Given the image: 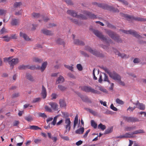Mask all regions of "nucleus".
Returning <instances> with one entry per match:
<instances>
[{
	"mask_svg": "<svg viewBox=\"0 0 146 146\" xmlns=\"http://www.w3.org/2000/svg\"><path fill=\"white\" fill-rule=\"evenodd\" d=\"M93 32L97 37L104 41L106 43H111L112 42V40L110 39H107L106 37L102 34V33L98 31L94 30H93Z\"/></svg>",
	"mask_w": 146,
	"mask_h": 146,
	"instance_id": "1",
	"label": "nucleus"
},
{
	"mask_svg": "<svg viewBox=\"0 0 146 146\" xmlns=\"http://www.w3.org/2000/svg\"><path fill=\"white\" fill-rule=\"evenodd\" d=\"M106 33L113 39L118 42H121L122 40L119 36L117 34L113 32L110 30L106 31Z\"/></svg>",
	"mask_w": 146,
	"mask_h": 146,
	"instance_id": "2",
	"label": "nucleus"
},
{
	"mask_svg": "<svg viewBox=\"0 0 146 146\" xmlns=\"http://www.w3.org/2000/svg\"><path fill=\"white\" fill-rule=\"evenodd\" d=\"M4 62L6 61L8 62L9 64L12 68H13L14 65L17 64L19 62V59L17 58H12V57H9L8 58H5L3 59Z\"/></svg>",
	"mask_w": 146,
	"mask_h": 146,
	"instance_id": "3",
	"label": "nucleus"
},
{
	"mask_svg": "<svg viewBox=\"0 0 146 146\" xmlns=\"http://www.w3.org/2000/svg\"><path fill=\"white\" fill-rule=\"evenodd\" d=\"M121 15L127 19H133L135 21H146V19H144L142 17H135L133 16H131L129 15L124 14L123 13H120Z\"/></svg>",
	"mask_w": 146,
	"mask_h": 146,
	"instance_id": "4",
	"label": "nucleus"
},
{
	"mask_svg": "<svg viewBox=\"0 0 146 146\" xmlns=\"http://www.w3.org/2000/svg\"><path fill=\"white\" fill-rule=\"evenodd\" d=\"M85 49L89 52L91 54L96 56L99 57H102L103 56V55L102 54L100 53V52L97 51L95 50H93L89 46H86Z\"/></svg>",
	"mask_w": 146,
	"mask_h": 146,
	"instance_id": "5",
	"label": "nucleus"
},
{
	"mask_svg": "<svg viewBox=\"0 0 146 146\" xmlns=\"http://www.w3.org/2000/svg\"><path fill=\"white\" fill-rule=\"evenodd\" d=\"M67 13L70 15L74 17L79 18L80 19L85 20L87 19V17L83 15L80 14L79 15H77L75 11H74L68 10L67 11Z\"/></svg>",
	"mask_w": 146,
	"mask_h": 146,
	"instance_id": "6",
	"label": "nucleus"
},
{
	"mask_svg": "<svg viewBox=\"0 0 146 146\" xmlns=\"http://www.w3.org/2000/svg\"><path fill=\"white\" fill-rule=\"evenodd\" d=\"M81 88L82 90L86 92H91L93 94H99V92L98 91L92 88L90 86H81Z\"/></svg>",
	"mask_w": 146,
	"mask_h": 146,
	"instance_id": "7",
	"label": "nucleus"
},
{
	"mask_svg": "<svg viewBox=\"0 0 146 146\" xmlns=\"http://www.w3.org/2000/svg\"><path fill=\"white\" fill-rule=\"evenodd\" d=\"M107 73L110 77L117 81L121 79L120 76L114 72H110L108 71Z\"/></svg>",
	"mask_w": 146,
	"mask_h": 146,
	"instance_id": "8",
	"label": "nucleus"
},
{
	"mask_svg": "<svg viewBox=\"0 0 146 146\" xmlns=\"http://www.w3.org/2000/svg\"><path fill=\"white\" fill-rule=\"evenodd\" d=\"M120 31L125 33L131 35L138 38H141V36L139 35L137 32L131 30L128 31L123 30H120Z\"/></svg>",
	"mask_w": 146,
	"mask_h": 146,
	"instance_id": "9",
	"label": "nucleus"
},
{
	"mask_svg": "<svg viewBox=\"0 0 146 146\" xmlns=\"http://www.w3.org/2000/svg\"><path fill=\"white\" fill-rule=\"evenodd\" d=\"M64 123V127L66 129L64 131V133H66L67 131L69 132L71 129V122L70 121V118L69 117L66 118Z\"/></svg>",
	"mask_w": 146,
	"mask_h": 146,
	"instance_id": "10",
	"label": "nucleus"
},
{
	"mask_svg": "<svg viewBox=\"0 0 146 146\" xmlns=\"http://www.w3.org/2000/svg\"><path fill=\"white\" fill-rule=\"evenodd\" d=\"M92 4L94 5H96L99 7L102 8L104 9L109 10L111 9V7L108 6L107 5L101 3L98 4L96 2L93 3Z\"/></svg>",
	"mask_w": 146,
	"mask_h": 146,
	"instance_id": "11",
	"label": "nucleus"
},
{
	"mask_svg": "<svg viewBox=\"0 0 146 146\" xmlns=\"http://www.w3.org/2000/svg\"><path fill=\"white\" fill-rule=\"evenodd\" d=\"M124 119L126 121L128 122H135L139 121L138 119L136 117H125L124 118Z\"/></svg>",
	"mask_w": 146,
	"mask_h": 146,
	"instance_id": "12",
	"label": "nucleus"
},
{
	"mask_svg": "<svg viewBox=\"0 0 146 146\" xmlns=\"http://www.w3.org/2000/svg\"><path fill=\"white\" fill-rule=\"evenodd\" d=\"M137 106V107L140 110H143L145 109V105L142 103H140L138 101H137L136 103L134 104Z\"/></svg>",
	"mask_w": 146,
	"mask_h": 146,
	"instance_id": "13",
	"label": "nucleus"
},
{
	"mask_svg": "<svg viewBox=\"0 0 146 146\" xmlns=\"http://www.w3.org/2000/svg\"><path fill=\"white\" fill-rule=\"evenodd\" d=\"M115 53L116 55H117L121 57L122 58H128V56L124 54L120 53L117 50L114 49L113 50Z\"/></svg>",
	"mask_w": 146,
	"mask_h": 146,
	"instance_id": "14",
	"label": "nucleus"
},
{
	"mask_svg": "<svg viewBox=\"0 0 146 146\" xmlns=\"http://www.w3.org/2000/svg\"><path fill=\"white\" fill-rule=\"evenodd\" d=\"M84 14H86L87 16H88L89 18L92 19H96L97 17H96V16L95 15L93 14H92L90 12L88 11H84Z\"/></svg>",
	"mask_w": 146,
	"mask_h": 146,
	"instance_id": "15",
	"label": "nucleus"
},
{
	"mask_svg": "<svg viewBox=\"0 0 146 146\" xmlns=\"http://www.w3.org/2000/svg\"><path fill=\"white\" fill-rule=\"evenodd\" d=\"M80 97L82 100L84 102L90 104L92 103L91 100L86 96H81Z\"/></svg>",
	"mask_w": 146,
	"mask_h": 146,
	"instance_id": "16",
	"label": "nucleus"
},
{
	"mask_svg": "<svg viewBox=\"0 0 146 146\" xmlns=\"http://www.w3.org/2000/svg\"><path fill=\"white\" fill-rule=\"evenodd\" d=\"M49 104L54 110H58V106L56 103L50 102L49 103Z\"/></svg>",
	"mask_w": 146,
	"mask_h": 146,
	"instance_id": "17",
	"label": "nucleus"
},
{
	"mask_svg": "<svg viewBox=\"0 0 146 146\" xmlns=\"http://www.w3.org/2000/svg\"><path fill=\"white\" fill-rule=\"evenodd\" d=\"M41 94L44 99L46 98V97L47 92L45 88L43 85L42 86Z\"/></svg>",
	"mask_w": 146,
	"mask_h": 146,
	"instance_id": "18",
	"label": "nucleus"
},
{
	"mask_svg": "<svg viewBox=\"0 0 146 146\" xmlns=\"http://www.w3.org/2000/svg\"><path fill=\"white\" fill-rule=\"evenodd\" d=\"M19 35L20 37L23 38L26 40L29 41L30 40V38L25 33L21 32L20 33Z\"/></svg>",
	"mask_w": 146,
	"mask_h": 146,
	"instance_id": "19",
	"label": "nucleus"
},
{
	"mask_svg": "<svg viewBox=\"0 0 146 146\" xmlns=\"http://www.w3.org/2000/svg\"><path fill=\"white\" fill-rule=\"evenodd\" d=\"M42 32L47 35H51L52 34V32L45 29H43L41 30Z\"/></svg>",
	"mask_w": 146,
	"mask_h": 146,
	"instance_id": "20",
	"label": "nucleus"
},
{
	"mask_svg": "<svg viewBox=\"0 0 146 146\" xmlns=\"http://www.w3.org/2000/svg\"><path fill=\"white\" fill-rule=\"evenodd\" d=\"M47 63L46 62H44L42 64L41 66L40 67V66L37 67V69H40L42 72H43L46 68Z\"/></svg>",
	"mask_w": 146,
	"mask_h": 146,
	"instance_id": "21",
	"label": "nucleus"
},
{
	"mask_svg": "<svg viewBox=\"0 0 146 146\" xmlns=\"http://www.w3.org/2000/svg\"><path fill=\"white\" fill-rule=\"evenodd\" d=\"M84 131V128L83 127H82L76 130L75 133L77 134H82Z\"/></svg>",
	"mask_w": 146,
	"mask_h": 146,
	"instance_id": "22",
	"label": "nucleus"
},
{
	"mask_svg": "<svg viewBox=\"0 0 146 146\" xmlns=\"http://www.w3.org/2000/svg\"><path fill=\"white\" fill-rule=\"evenodd\" d=\"M74 44L78 45H84V43L81 41L79 40L78 39L75 40L74 41Z\"/></svg>",
	"mask_w": 146,
	"mask_h": 146,
	"instance_id": "23",
	"label": "nucleus"
},
{
	"mask_svg": "<svg viewBox=\"0 0 146 146\" xmlns=\"http://www.w3.org/2000/svg\"><path fill=\"white\" fill-rule=\"evenodd\" d=\"M64 81V78L61 76H60L57 80L56 83L57 84L61 83Z\"/></svg>",
	"mask_w": 146,
	"mask_h": 146,
	"instance_id": "24",
	"label": "nucleus"
},
{
	"mask_svg": "<svg viewBox=\"0 0 146 146\" xmlns=\"http://www.w3.org/2000/svg\"><path fill=\"white\" fill-rule=\"evenodd\" d=\"M145 131L143 129H139L136 130L131 133L132 135L136 134L139 133H145Z\"/></svg>",
	"mask_w": 146,
	"mask_h": 146,
	"instance_id": "25",
	"label": "nucleus"
},
{
	"mask_svg": "<svg viewBox=\"0 0 146 146\" xmlns=\"http://www.w3.org/2000/svg\"><path fill=\"white\" fill-rule=\"evenodd\" d=\"M19 23V21L18 19H13L11 21V24L13 25H16L18 24Z\"/></svg>",
	"mask_w": 146,
	"mask_h": 146,
	"instance_id": "26",
	"label": "nucleus"
},
{
	"mask_svg": "<svg viewBox=\"0 0 146 146\" xmlns=\"http://www.w3.org/2000/svg\"><path fill=\"white\" fill-rule=\"evenodd\" d=\"M22 5V3L21 2H16L14 3L13 5V8L15 9L16 8L19 7Z\"/></svg>",
	"mask_w": 146,
	"mask_h": 146,
	"instance_id": "27",
	"label": "nucleus"
},
{
	"mask_svg": "<svg viewBox=\"0 0 146 146\" xmlns=\"http://www.w3.org/2000/svg\"><path fill=\"white\" fill-rule=\"evenodd\" d=\"M103 80L105 82H107L109 83H110V81L108 79V78L107 75L106 74L104 73L103 74Z\"/></svg>",
	"mask_w": 146,
	"mask_h": 146,
	"instance_id": "28",
	"label": "nucleus"
},
{
	"mask_svg": "<svg viewBox=\"0 0 146 146\" xmlns=\"http://www.w3.org/2000/svg\"><path fill=\"white\" fill-rule=\"evenodd\" d=\"M59 116L58 115H57L55 116L53 118V121L51 123V124L52 125H56V121L57 120V119L58 118Z\"/></svg>",
	"mask_w": 146,
	"mask_h": 146,
	"instance_id": "29",
	"label": "nucleus"
},
{
	"mask_svg": "<svg viewBox=\"0 0 146 146\" xmlns=\"http://www.w3.org/2000/svg\"><path fill=\"white\" fill-rule=\"evenodd\" d=\"M91 126L94 129H96L97 127V124L94 120H91Z\"/></svg>",
	"mask_w": 146,
	"mask_h": 146,
	"instance_id": "30",
	"label": "nucleus"
},
{
	"mask_svg": "<svg viewBox=\"0 0 146 146\" xmlns=\"http://www.w3.org/2000/svg\"><path fill=\"white\" fill-rule=\"evenodd\" d=\"M26 76L27 78L30 81H33L34 80V79H33V78L30 74H26Z\"/></svg>",
	"mask_w": 146,
	"mask_h": 146,
	"instance_id": "31",
	"label": "nucleus"
},
{
	"mask_svg": "<svg viewBox=\"0 0 146 146\" xmlns=\"http://www.w3.org/2000/svg\"><path fill=\"white\" fill-rule=\"evenodd\" d=\"M60 107H64L66 105V103L64 100L62 99L60 100Z\"/></svg>",
	"mask_w": 146,
	"mask_h": 146,
	"instance_id": "32",
	"label": "nucleus"
},
{
	"mask_svg": "<svg viewBox=\"0 0 146 146\" xmlns=\"http://www.w3.org/2000/svg\"><path fill=\"white\" fill-rule=\"evenodd\" d=\"M56 42L57 43L61 45H64L65 42L64 41L60 38L58 39L56 41Z\"/></svg>",
	"mask_w": 146,
	"mask_h": 146,
	"instance_id": "33",
	"label": "nucleus"
},
{
	"mask_svg": "<svg viewBox=\"0 0 146 146\" xmlns=\"http://www.w3.org/2000/svg\"><path fill=\"white\" fill-rule=\"evenodd\" d=\"M98 128L103 131L106 129V127L105 125H103L102 123H100L98 125Z\"/></svg>",
	"mask_w": 146,
	"mask_h": 146,
	"instance_id": "34",
	"label": "nucleus"
},
{
	"mask_svg": "<svg viewBox=\"0 0 146 146\" xmlns=\"http://www.w3.org/2000/svg\"><path fill=\"white\" fill-rule=\"evenodd\" d=\"M135 126L127 127L125 128V130L127 131H129L133 130L135 128Z\"/></svg>",
	"mask_w": 146,
	"mask_h": 146,
	"instance_id": "35",
	"label": "nucleus"
},
{
	"mask_svg": "<svg viewBox=\"0 0 146 146\" xmlns=\"http://www.w3.org/2000/svg\"><path fill=\"white\" fill-rule=\"evenodd\" d=\"M28 67V65H22L19 66L18 67V68L19 70H23V69H25L27 68Z\"/></svg>",
	"mask_w": 146,
	"mask_h": 146,
	"instance_id": "36",
	"label": "nucleus"
},
{
	"mask_svg": "<svg viewBox=\"0 0 146 146\" xmlns=\"http://www.w3.org/2000/svg\"><path fill=\"white\" fill-rule=\"evenodd\" d=\"M2 38H4V41L7 42L9 41L11 39V38L8 37V36H4L2 37Z\"/></svg>",
	"mask_w": 146,
	"mask_h": 146,
	"instance_id": "37",
	"label": "nucleus"
},
{
	"mask_svg": "<svg viewBox=\"0 0 146 146\" xmlns=\"http://www.w3.org/2000/svg\"><path fill=\"white\" fill-rule=\"evenodd\" d=\"M25 119L28 121H31L33 120L32 117L30 115L25 117Z\"/></svg>",
	"mask_w": 146,
	"mask_h": 146,
	"instance_id": "38",
	"label": "nucleus"
},
{
	"mask_svg": "<svg viewBox=\"0 0 146 146\" xmlns=\"http://www.w3.org/2000/svg\"><path fill=\"white\" fill-rule=\"evenodd\" d=\"M38 115L39 117H43V118H46L47 117L46 115L44 113L39 112L38 113Z\"/></svg>",
	"mask_w": 146,
	"mask_h": 146,
	"instance_id": "39",
	"label": "nucleus"
},
{
	"mask_svg": "<svg viewBox=\"0 0 146 146\" xmlns=\"http://www.w3.org/2000/svg\"><path fill=\"white\" fill-rule=\"evenodd\" d=\"M30 129H31L34 130H37L38 129H41L38 126L35 125H31L30 127Z\"/></svg>",
	"mask_w": 146,
	"mask_h": 146,
	"instance_id": "40",
	"label": "nucleus"
},
{
	"mask_svg": "<svg viewBox=\"0 0 146 146\" xmlns=\"http://www.w3.org/2000/svg\"><path fill=\"white\" fill-rule=\"evenodd\" d=\"M116 102L117 103L119 104L123 105L124 103V102L123 101L119 98H117L116 99Z\"/></svg>",
	"mask_w": 146,
	"mask_h": 146,
	"instance_id": "41",
	"label": "nucleus"
},
{
	"mask_svg": "<svg viewBox=\"0 0 146 146\" xmlns=\"http://www.w3.org/2000/svg\"><path fill=\"white\" fill-rule=\"evenodd\" d=\"M40 15V14L38 13H32V16L34 18H38L39 17Z\"/></svg>",
	"mask_w": 146,
	"mask_h": 146,
	"instance_id": "42",
	"label": "nucleus"
},
{
	"mask_svg": "<svg viewBox=\"0 0 146 146\" xmlns=\"http://www.w3.org/2000/svg\"><path fill=\"white\" fill-rule=\"evenodd\" d=\"M58 88L61 91H64L66 89V88L65 87L61 85H58Z\"/></svg>",
	"mask_w": 146,
	"mask_h": 146,
	"instance_id": "43",
	"label": "nucleus"
},
{
	"mask_svg": "<svg viewBox=\"0 0 146 146\" xmlns=\"http://www.w3.org/2000/svg\"><path fill=\"white\" fill-rule=\"evenodd\" d=\"M33 61L36 62L40 63L42 61V59H39L38 58H33Z\"/></svg>",
	"mask_w": 146,
	"mask_h": 146,
	"instance_id": "44",
	"label": "nucleus"
},
{
	"mask_svg": "<svg viewBox=\"0 0 146 146\" xmlns=\"http://www.w3.org/2000/svg\"><path fill=\"white\" fill-rule=\"evenodd\" d=\"M103 74H104V73H102V74H101L100 75V77L98 80V82L100 83H101L103 81Z\"/></svg>",
	"mask_w": 146,
	"mask_h": 146,
	"instance_id": "45",
	"label": "nucleus"
},
{
	"mask_svg": "<svg viewBox=\"0 0 146 146\" xmlns=\"http://www.w3.org/2000/svg\"><path fill=\"white\" fill-rule=\"evenodd\" d=\"M133 135L131 134H131H130L129 133H126L125 135V138H131L133 137V136H132Z\"/></svg>",
	"mask_w": 146,
	"mask_h": 146,
	"instance_id": "46",
	"label": "nucleus"
},
{
	"mask_svg": "<svg viewBox=\"0 0 146 146\" xmlns=\"http://www.w3.org/2000/svg\"><path fill=\"white\" fill-rule=\"evenodd\" d=\"M44 108L46 111L49 112H52V110L48 106H45Z\"/></svg>",
	"mask_w": 146,
	"mask_h": 146,
	"instance_id": "47",
	"label": "nucleus"
},
{
	"mask_svg": "<svg viewBox=\"0 0 146 146\" xmlns=\"http://www.w3.org/2000/svg\"><path fill=\"white\" fill-rule=\"evenodd\" d=\"M73 66V65H72L71 66H68V65H64V66L65 67L67 68L69 70H71V71H72L73 70V68L72 67Z\"/></svg>",
	"mask_w": 146,
	"mask_h": 146,
	"instance_id": "48",
	"label": "nucleus"
},
{
	"mask_svg": "<svg viewBox=\"0 0 146 146\" xmlns=\"http://www.w3.org/2000/svg\"><path fill=\"white\" fill-rule=\"evenodd\" d=\"M113 129L112 128H109L105 131V133L107 134L111 133Z\"/></svg>",
	"mask_w": 146,
	"mask_h": 146,
	"instance_id": "49",
	"label": "nucleus"
},
{
	"mask_svg": "<svg viewBox=\"0 0 146 146\" xmlns=\"http://www.w3.org/2000/svg\"><path fill=\"white\" fill-rule=\"evenodd\" d=\"M23 12L22 9H20L19 11H16L15 13V15H21Z\"/></svg>",
	"mask_w": 146,
	"mask_h": 146,
	"instance_id": "50",
	"label": "nucleus"
},
{
	"mask_svg": "<svg viewBox=\"0 0 146 146\" xmlns=\"http://www.w3.org/2000/svg\"><path fill=\"white\" fill-rule=\"evenodd\" d=\"M80 52L82 55H83V56H84L85 57H89V55L88 54L84 52L83 51H80Z\"/></svg>",
	"mask_w": 146,
	"mask_h": 146,
	"instance_id": "51",
	"label": "nucleus"
},
{
	"mask_svg": "<svg viewBox=\"0 0 146 146\" xmlns=\"http://www.w3.org/2000/svg\"><path fill=\"white\" fill-rule=\"evenodd\" d=\"M77 67L78 70L79 71H81L82 70V67L80 64H78L77 65Z\"/></svg>",
	"mask_w": 146,
	"mask_h": 146,
	"instance_id": "52",
	"label": "nucleus"
},
{
	"mask_svg": "<svg viewBox=\"0 0 146 146\" xmlns=\"http://www.w3.org/2000/svg\"><path fill=\"white\" fill-rule=\"evenodd\" d=\"M110 107V108L113 111H116L117 110V108L114 107L113 104H111Z\"/></svg>",
	"mask_w": 146,
	"mask_h": 146,
	"instance_id": "53",
	"label": "nucleus"
},
{
	"mask_svg": "<svg viewBox=\"0 0 146 146\" xmlns=\"http://www.w3.org/2000/svg\"><path fill=\"white\" fill-rule=\"evenodd\" d=\"M7 12L6 10L0 9V15H2L3 14H5Z\"/></svg>",
	"mask_w": 146,
	"mask_h": 146,
	"instance_id": "54",
	"label": "nucleus"
},
{
	"mask_svg": "<svg viewBox=\"0 0 146 146\" xmlns=\"http://www.w3.org/2000/svg\"><path fill=\"white\" fill-rule=\"evenodd\" d=\"M20 139L22 140V142L20 143H17V145L18 146H21L23 144V141H24L23 138L22 137H20Z\"/></svg>",
	"mask_w": 146,
	"mask_h": 146,
	"instance_id": "55",
	"label": "nucleus"
},
{
	"mask_svg": "<svg viewBox=\"0 0 146 146\" xmlns=\"http://www.w3.org/2000/svg\"><path fill=\"white\" fill-rule=\"evenodd\" d=\"M19 96V93H16L12 94V97L13 98H15L18 97Z\"/></svg>",
	"mask_w": 146,
	"mask_h": 146,
	"instance_id": "56",
	"label": "nucleus"
},
{
	"mask_svg": "<svg viewBox=\"0 0 146 146\" xmlns=\"http://www.w3.org/2000/svg\"><path fill=\"white\" fill-rule=\"evenodd\" d=\"M19 124V122L18 121H15L13 123V126H18Z\"/></svg>",
	"mask_w": 146,
	"mask_h": 146,
	"instance_id": "57",
	"label": "nucleus"
},
{
	"mask_svg": "<svg viewBox=\"0 0 146 146\" xmlns=\"http://www.w3.org/2000/svg\"><path fill=\"white\" fill-rule=\"evenodd\" d=\"M133 62L134 63H138L140 62V60L137 58H135L133 60Z\"/></svg>",
	"mask_w": 146,
	"mask_h": 146,
	"instance_id": "58",
	"label": "nucleus"
},
{
	"mask_svg": "<svg viewBox=\"0 0 146 146\" xmlns=\"http://www.w3.org/2000/svg\"><path fill=\"white\" fill-rule=\"evenodd\" d=\"M65 1L69 5H73L72 2L70 0H65Z\"/></svg>",
	"mask_w": 146,
	"mask_h": 146,
	"instance_id": "59",
	"label": "nucleus"
},
{
	"mask_svg": "<svg viewBox=\"0 0 146 146\" xmlns=\"http://www.w3.org/2000/svg\"><path fill=\"white\" fill-rule=\"evenodd\" d=\"M40 100V98H35L33 100V102L35 103L39 101Z\"/></svg>",
	"mask_w": 146,
	"mask_h": 146,
	"instance_id": "60",
	"label": "nucleus"
},
{
	"mask_svg": "<svg viewBox=\"0 0 146 146\" xmlns=\"http://www.w3.org/2000/svg\"><path fill=\"white\" fill-rule=\"evenodd\" d=\"M117 82L119 84L121 85L124 86L125 85V83L121 81V79H120L119 80H118Z\"/></svg>",
	"mask_w": 146,
	"mask_h": 146,
	"instance_id": "61",
	"label": "nucleus"
},
{
	"mask_svg": "<svg viewBox=\"0 0 146 146\" xmlns=\"http://www.w3.org/2000/svg\"><path fill=\"white\" fill-rule=\"evenodd\" d=\"M63 121L62 119H61L58 122H57L56 123V125L57 126H59L61 124L63 123Z\"/></svg>",
	"mask_w": 146,
	"mask_h": 146,
	"instance_id": "62",
	"label": "nucleus"
},
{
	"mask_svg": "<svg viewBox=\"0 0 146 146\" xmlns=\"http://www.w3.org/2000/svg\"><path fill=\"white\" fill-rule=\"evenodd\" d=\"M78 114H77L75 117L74 121V123L77 124L78 123Z\"/></svg>",
	"mask_w": 146,
	"mask_h": 146,
	"instance_id": "63",
	"label": "nucleus"
},
{
	"mask_svg": "<svg viewBox=\"0 0 146 146\" xmlns=\"http://www.w3.org/2000/svg\"><path fill=\"white\" fill-rule=\"evenodd\" d=\"M0 32L1 34H3L4 33L7 32L6 30L4 27H3L1 30Z\"/></svg>",
	"mask_w": 146,
	"mask_h": 146,
	"instance_id": "64",
	"label": "nucleus"
}]
</instances>
